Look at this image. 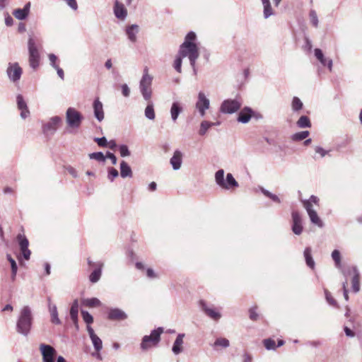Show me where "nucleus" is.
I'll return each instance as SVG.
<instances>
[{
  "label": "nucleus",
  "instance_id": "obj_25",
  "mask_svg": "<svg viewBox=\"0 0 362 362\" xmlns=\"http://www.w3.org/2000/svg\"><path fill=\"white\" fill-rule=\"evenodd\" d=\"M16 100L18 108L21 110V117L23 119L27 118L30 115V111L28 108L26 103L23 99V97L19 94L16 97Z\"/></svg>",
  "mask_w": 362,
  "mask_h": 362
},
{
  "label": "nucleus",
  "instance_id": "obj_2",
  "mask_svg": "<svg viewBox=\"0 0 362 362\" xmlns=\"http://www.w3.org/2000/svg\"><path fill=\"white\" fill-rule=\"evenodd\" d=\"M33 315L29 306L25 305L21 310L17 323L16 331L24 336H28L32 327Z\"/></svg>",
  "mask_w": 362,
  "mask_h": 362
},
{
  "label": "nucleus",
  "instance_id": "obj_33",
  "mask_svg": "<svg viewBox=\"0 0 362 362\" xmlns=\"http://www.w3.org/2000/svg\"><path fill=\"white\" fill-rule=\"evenodd\" d=\"M120 175L122 178L132 177V169L124 160H122L120 163Z\"/></svg>",
  "mask_w": 362,
  "mask_h": 362
},
{
  "label": "nucleus",
  "instance_id": "obj_61",
  "mask_svg": "<svg viewBox=\"0 0 362 362\" xmlns=\"http://www.w3.org/2000/svg\"><path fill=\"white\" fill-rule=\"evenodd\" d=\"M347 286V281L343 283V290H344V296L345 300L347 301L349 300V295H348V291L346 289Z\"/></svg>",
  "mask_w": 362,
  "mask_h": 362
},
{
  "label": "nucleus",
  "instance_id": "obj_42",
  "mask_svg": "<svg viewBox=\"0 0 362 362\" xmlns=\"http://www.w3.org/2000/svg\"><path fill=\"white\" fill-rule=\"evenodd\" d=\"M309 134L308 131L300 132L293 134L291 139L293 141H302L306 139L309 136Z\"/></svg>",
  "mask_w": 362,
  "mask_h": 362
},
{
  "label": "nucleus",
  "instance_id": "obj_16",
  "mask_svg": "<svg viewBox=\"0 0 362 362\" xmlns=\"http://www.w3.org/2000/svg\"><path fill=\"white\" fill-rule=\"evenodd\" d=\"M17 240L20 246V250L23 257L28 260L31 254L30 250L28 249L29 242L24 235L19 234L17 236Z\"/></svg>",
  "mask_w": 362,
  "mask_h": 362
},
{
  "label": "nucleus",
  "instance_id": "obj_27",
  "mask_svg": "<svg viewBox=\"0 0 362 362\" xmlns=\"http://www.w3.org/2000/svg\"><path fill=\"white\" fill-rule=\"evenodd\" d=\"M30 2H28L23 8L15 9L13 12V15L18 20L25 19L30 12Z\"/></svg>",
  "mask_w": 362,
  "mask_h": 362
},
{
  "label": "nucleus",
  "instance_id": "obj_26",
  "mask_svg": "<svg viewBox=\"0 0 362 362\" xmlns=\"http://www.w3.org/2000/svg\"><path fill=\"white\" fill-rule=\"evenodd\" d=\"M170 163L173 170H179L182 163V153L179 150L175 151L173 156L170 160Z\"/></svg>",
  "mask_w": 362,
  "mask_h": 362
},
{
  "label": "nucleus",
  "instance_id": "obj_18",
  "mask_svg": "<svg viewBox=\"0 0 362 362\" xmlns=\"http://www.w3.org/2000/svg\"><path fill=\"white\" fill-rule=\"evenodd\" d=\"M88 263L89 265H93V266H96L97 267V268H95L93 271V272L90 274V276H89L90 281L92 282V283H96L100 279L101 274H102V268L103 267V263L98 262L96 264H93L89 259L88 260Z\"/></svg>",
  "mask_w": 362,
  "mask_h": 362
},
{
  "label": "nucleus",
  "instance_id": "obj_6",
  "mask_svg": "<svg viewBox=\"0 0 362 362\" xmlns=\"http://www.w3.org/2000/svg\"><path fill=\"white\" fill-rule=\"evenodd\" d=\"M29 53V64L31 68L36 69L40 64V53L36 46L35 40L30 35L28 41Z\"/></svg>",
  "mask_w": 362,
  "mask_h": 362
},
{
  "label": "nucleus",
  "instance_id": "obj_62",
  "mask_svg": "<svg viewBox=\"0 0 362 362\" xmlns=\"http://www.w3.org/2000/svg\"><path fill=\"white\" fill-rule=\"evenodd\" d=\"M344 332L346 335L348 337H353L355 335L354 332L347 327H344Z\"/></svg>",
  "mask_w": 362,
  "mask_h": 362
},
{
  "label": "nucleus",
  "instance_id": "obj_58",
  "mask_svg": "<svg viewBox=\"0 0 362 362\" xmlns=\"http://www.w3.org/2000/svg\"><path fill=\"white\" fill-rule=\"evenodd\" d=\"M303 202H310V204L313 206V204L315 205L319 204V199L315 195L310 196V199L308 200H304Z\"/></svg>",
  "mask_w": 362,
  "mask_h": 362
},
{
  "label": "nucleus",
  "instance_id": "obj_11",
  "mask_svg": "<svg viewBox=\"0 0 362 362\" xmlns=\"http://www.w3.org/2000/svg\"><path fill=\"white\" fill-rule=\"evenodd\" d=\"M303 204L304 208L307 211V213L309 216V218L312 223L317 226L320 228L323 227V222L318 216L316 211L313 209V206L310 204V202H303Z\"/></svg>",
  "mask_w": 362,
  "mask_h": 362
},
{
  "label": "nucleus",
  "instance_id": "obj_29",
  "mask_svg": "<svg viewBox=\"0 0 362 362\" xmlns=\"http://www.w3.org/2000/svg\"><path fill=\"white\" fill-rule=\"evenodd\" d=\"M127 314L119 308L110 309L108 313V318L110 320H122L127 319Z\"/></svg>",
  "mask_w": 362,
  "mask_h": 362
},
{
  "label": "nucleus",
  "instance_id": "obj_32",
  "mask_svg": "<svg viewBox=\"0 0 362 362\" xmlns=\"http://www.w3.org/2000/svg\"><path fill=\"white\" fill-rule=\"evenodd\" d=\"M230 346V341L228 339L223 337L217 338L214 344H212V347L214 350L218 351L221 349H226Z\"/></svg>",
  "mask_w": 362,
  "mask_h": 362
},
{
  "label": "nucleus",
  "instance_id": "obj_12",
  "mask_svg": "<svg viewBox=\"0 0 362 362\" xmlns=\"http://www.w3.org/2000/svg\"><path fill=\"white\" fill-rule=\"evenodd\" d=\"M195 105L200 115L204 117L206 114V110L209 108L210 101L203 92L199 93Z\"/></svg>",
  "mask_w": 362,
  "mask_h": 362
},
{
  "label": "nucleus",
  "instance_id": "obj_10",
  "mask_svg": "<svg viewBox=\"0 0 362 362\" xmlns=\"http://www.w3.org/2000/svg\"><path fill=\"white\" fill-rule=\"evenodd\" d=\"M8 78L13 81H18L21 77L23 70L18 63H9L6 69Z\"/></svg>",
  "mask_w": 362,
  "mask_h": 362
},
{
  "label": "nucleus",
  "instance_id": "obj_60",
  "mask_svg": "<svg viewBox=\"0 0 362 362\" xmlns=\"http://www.w3.org/2000/svg\"><path fill=\"white\" fill-rule=\"evenodd\" d=\"M54 69L57 71L58 76L60 77L62 80L64 79V74L62 69H61L59 66L55 67Z\"/></svg>",
  "mask_w": 362,
  "mask_h": 362
},
{
  "label": "nucleus",
  "instance_id": "obj_9",
  "mask_svg": "<svg viewBox=\"0 0 362 362\" xmlns=\"http://www.w3.org/2000/svg\"><path fill=\"white\" fill-rule=\"evenodd\" d=\"M39 349L42 356V362H54L57 351L54 347L48 344H41Z\"/></svg>",
  "mask_w": 362,
  "mask_h": 362
},
{
  "label": "nucleus",
  "instance_id": "obj_52",
  "mask_svg": "<svg viewBox=\"0 0 362 362\" xmlns=\"http://www.w3.org/2000/svg\"><path fill=\"white\" fill-rule=\"evenodd\" d=\"M119 173L118 171L114 168H108V179L112 182L113 180L118 176Z\"/></svg>",
  "mask_w": 362,
  "mask_h": 362
},
{
  "label": "nucleus",
  "instance_id": "obj_3",
  "mask_svg": "<svg viewBox=\"0 0 362 362\" xmlns=\"http://www.w3.org/2000/svg\"><path fill=\"white\" fill-rule=\"evenodd\" d=\"M152 82L153 76L148 74V67H145L143 71V76L139 82V90L145 100H149L152 96Z\"/></svg>",
  "mask_w": 362,
  "mask_h": 362
},
{
  "label": "nucleus",
  "instance_id": "obj_28",
  "mask_svg": "<svg viewBox=\"0 0 362 362\" xmlns=\"http://www.w3.org/2000/svg\"><path fill=\"white\" fill-rule=\"evenodd\" d=\"M183 111V107L181 103L173 102L170 107V116L173 122H176L179 115Z\"/></svg>",
  "mask_w": 362,
  "mask_h": 362
},
{
  "label": "nucleus",
  "instance_id": "obj_21",
  "mask_svg": "<svg viewBox=\"0 0 362 362\" xmlns=\"http://www.w3.org/2000/svg\"><path fill=\"white\" fill-rule=\"evenodd\" d=\"M48 310L50 313L51 322L54 325H60L62 323L60 319L58 317L57 308L55 304H52L51 302V298L47 297Z\"/></svg>",
  "mask_w": 362,
  "mask_h": 362
},
{
  "label": "nucleus",
  "instance_id": "obj_14",
  "mask_svg": "<svg viewBox=\"0 0 362 362\" xmlns=\"http://www.w3.org/2000/svg\"><path fill=\"white\" fill-rule=\"evenodd\" d=\"M344 275L347 276L348 275L353 274L352 278V289L355 293H357L360 290L359 283V272L356 267H349L347 270L344 271Z\"/></svg>",
  "mask_w": 362,
  "mask_h": 362
},
{
  "label": "nucleus",
  "instance_id": "obj_7",
  "mask_svg": "<svg viewBox=\"0 0 362 362\" xmlns=\"http://www.w3.org/2000/svg\"><path fill=\"white\" fill-rule=\"evenodd\" d=\"M242 105L243 101L239 98L226 99L222 102L219 110L223 114H233L239 110Z\"/></svg>",
  "mask_w": 362,
  "mask_h": 362
},
{
  "label": "nucleus",
  "instance_id": "obj_19",
  "mask_svg": "<svg viewBox=\"0 0 362 362\" xmlns=\"http://www.w3.org/2000/svg\"><path fill=\"white\" fill-rule=\"evenodd\" d=\"M199 304H200V307H201L202 310L211 319L217 321L221 318V313L219 312L216 311V310H214V308L208 307L204 301L201 300Z\"/></svg>",
  "mask_w": 362,
  "mask_h": 362
},
{
  "label": "nucleus",
  "instance_id": "obj_38",
  "mask_svg": "<svg viewBox=\"0 0 362 362\" xmlns=\"http://www.w3.org/2000/svg\"><path fill=\"white\" fill-rule=\"evenodd\" d=\"M297 126L299 128H308L311 127L310 119L307 116H301L297 121Z\"/></svg>",
  "mask_w": 362,
  "mask_h": 362
},
{
  "label": "nucleus",
  "instance_id": "obj_54",
  "mask_svg": "<svg viewBox=\"0 0 362 362\" xmlns=\"http://www.w3.org/2000/svg\"><path fill=\"white\" fill-rule=\"evenodd\" d=\"M49 62H50V64L51 66L54 69L55 67L58 66V65L56 64V61L57 60V57L55 54H49Z\"/></svg>",
  "mask_w": 362,
  "mask_h": 362
},
{
  "label": "nucleus",
  "instance_id": "obj_39",
  "mask_svg": "<svg viewBox=\"0 0 362 362\" xmlns=\"http://www.w3.org/2000/svg\"><path fill=\"white\" fill-rule=\"evenodd\" d=\"M6 257H7V259L9 261V262L11 264V278H12L13 280H14L15 278H16V274H17V271H18L17 264H16V261L11 257V256L10 255L8 254L6 255Z\"/></svg>",
  "mask_w": 362,
  "mask_h": 362
},
{
  "label": "nucleus",
  "instance_id": "obj_4",
  "mask_svg": "<svg viewBox=\"0 0 362 362\" xmlns=\"http://www.w3.org/2000/svg\"><path fill=\"white\" fill-rule=\"evenodd\" d=\"M225 172L223 169L217 170L215 173V182L217 185L224 189H230L238 187V183L233 177L231 173L226 175V179L224 180Z\"/></svg>",
  "mask_w": 362,
  "mask_h": 362
},
{
  "label": "nucleus",
  "instance_id": "obj_24",
  "mask_svg": "<svg viewBox=\"0 0 362 362\" xmlns=\"http://www.w3.org/2000/svg\"><path fill=\"white\" fill-rule=\"evenodd\" d=\"M87 331L95 351L99 352L103 348L102 340L95 334L93 329L90 326H87Z\"/></svg>",
  "mask_w": 362,
  "mask_h": 362
},
{
  "label": "nucleus",
  "instance_id": "obj_57",
  "mask_svg": "<svg viewBox=\"0 0 362 362\" xmlns=\"http://www.w3.org/2000/svg\"><path fill=\"white\" fill-rule=\"evenodd\" d=\"M250 318L252 320H257L258 318V314L256 312V308H252L250 309Z\"/></svg>",
  "mask_w": 362,
  "mask_h": 362
},
{
  "label": "nucleus",
  "instance_id": "obj_41",
  "mask_svg": "<svg viewBox=\"0 0 362 362\" xmlns=\"http://www.w3.org/2000/svg\"><path fill=\"white\" fill-rule=\"evenodd\" d=\"M212 126H214V122H210L208 121L202 122V123L200 124V129L199 131V134L202 136L204 135L206 133V132L208 131V129L210 127H211Z\"/></svg>",
  "mask_w": 362,
  "mask_h": 362
},
{
  "label": "nucleus",
  "instance_id": "obj_45",
  "mask_svg": "<svg viewBox=\"0 0 362 362\" xmlns=\"http://www.w3.org/2000/svg\"><path fill=\"white\" fill-rule=\"evenodd\" d=\"M89 158L90 159H95L99 162H105L106 157L103 155L102 152H95L89 154Z\"/></svg>",
  "mask_w": 362,
  "mask_h": 362
},
{
  "label": "nucleus",
  "instance_id": "obj_23",
  "mask_svg": "<svg viewBox=\"0 0 362 362\" xmlns=\"http://www.w3.org/2000/svg\"><path fill=\"white\" fill-rule=\"evenodd\" d=\"M94 116L98 122L104 119L103 105L98 98H96L93 103Z\"/></svg>",
  "mask_w": 362,
  "mask_h": 362
},
{
  "label": "nucleus",
  "instance_id": "obj_63",
  "mask_svg": "<svg viewBox=\"0 0 362 362\" xmlns=\"http://www.w3.org/2000/svg\"><path fill=\"white\" fill-rule=\"evenodd\" d=\"M243 357V362H252V358L249 354H247V353L244 354Z\"/></svg>",
  "mask_w": 362,
  "mask_h": 362
},
{
  "label": "nucleus",
  "instance_id": "obj_44",
  "mask_svg": "<svg viewBox=\"0 0 362 362\" xmlns=\"http://www.w3.org/2000/svg\"><path fill=\"white\" fill-rule=\"evenodd\" d=\"M332 257L335 262V266L337 268H340L341 267V255H340L339 251L337 250H334L332 252Z\"/></svg>",
  "mask_w": 362,
  "mask_h": 362
},
{
  "label": "nucleus",
  "instance_id": "obj_37",
  "mask_svg": "<svg viewBox=\"0 0 362 362\" xmlns=\"http://www.w3.org/2000/svg\"><path fill=\"white\" fill-rule=\"evenodd\" d=\"M83 304L88 308L99 307L101 305L100 300L97 298H86L83 300Z\"/></svg>",
  "mask_w": 362,
  "mask_h": 362
},
{
  "label": "nucleus",
  "instance_id": "obj_15",
  "mask_svg": "<svg viewBox=\"0 0 362 362\" xmlns=\"http://www.w3.org/2000/svg\"><path fill=\"white\" fill-rule=\"evenodd\" d=\"M292 231L296 235H300L303 232V227L302 224V218L298 211L292 212Z\"/></svg>",
  "mask_w": 362,
  "mask_h": 362
},
{
  "label": "nucleus",
  "instance_id": "obj_5",
  "mask_svg": "<svg viewBox=\"0 0 362 362\" xmlns=\"http://www.w3.org/2000/svg\"><path fill=\"white\" fill-rule=\"evenodd\" d=\"M163 332V329L162 327H158L153 329L151 332L150 335H145L142 338L141 349L144 351H146L148 349L156 346L160 340V335Z\"/></svg>",
  "mask_w": 362,
  "mask_h": 362
},
{
  "label": "nucleus",
  "instance_id": "obj_8",
  "mask_svg": "<svg viewBox=\"0 0 362 362\" xmlns=\"http://www.w3.org/2000/svg\"><path fill=\"white\" fill-rule=\"evenodd\" d=\"M66 120L69 127L78 129L83 120L82 115L73 107H69L66 112Z\"/></svg>",
  "mask_w": 362,
  "mask_h": 362
},
{
  "label": "nucleus",
  "instance_id": "obj_17",
  "mask_svg": "<svg viewBox=\"0 0 362 362\" xmlns=\"http://www.w3.org/2000/svg\"><path fill=\"white\" fill-rule=\"evenodd\" d=\"M314 52L315 57L321 63V64L323 66H327L329 71H332L333 65L332 60L329 58H326L324 56L322 51L319 48L315 49Z\"/></svg>",
  "mask_w": 362,
  "mask_h": 362
},
{
  "label": "nucleus",
  "instance_id": "obj_47",
  "mask_svg": "<svg viewBox=\"0 0 362 362\" xmlns=\"http://www.w3.org/2000/svg\"><path fill=\"white\" fill-rule=\"evenodd\" d=\"M263 343H264L265 348L267 350H274L276 347V344H275V341L272 339H264Z\"/></svg>",
  "mask_w": 362,
  "mask_h": 362
},
{
  "label": "nucleus",
  "instance_id": "obj_36",
  "mask_svg": "<svg viewBox=\"0 0 362 362\" xmlns=\"http://www.w3.org/2000/svg\"><path fill=\"white\" fill-rule=\"evenodd\" d=\"M304 257L305 259L306 264L313 269L315 267V262L311 255V249L310 247H306L304 250Z\"/></svg>",
  "mask_w": 362,
  "mask_h": 362
},
{
  "label": "nucleus",
  "instance_id": "obj_34",
  "mask_svg": "<svg viewBox=\"0 0 362 362\" xmlns=\"http://www.w3.org/2000/svg\"><path fill=\"white\" fill-rule=\"evenodd\" d=\"M146 101L148 104L144 110L145 117L150 120H153L156 117L153 103L151 99Z\"/></svg>",
  "mask_w": 362,
  "mask_h": 362
},
{
  "label": "nucleus",
  "instance_id": "obj_56",
  "mask_svg": "<svg viewBox=\"0 0 362 362\" xmlns=\"http://www.w3.org/2000/svg\"><path fill=\"white\" fill-rule=\"evenodd\" d=\"M315 151L317 153L320 154L321 157L325 156L328 153L327 151L325 150L320 146H316L315 148Z\"/></svg>",
  "mask_w": 362,
  "mask_h": 362
},
{
  "label": "nucleus",
  "instance_id": "obj_35",
  "mask_svg": "<svg viewBox=\"0 0 362 362\" xmlns=\"http://www.w3.org/2000/svg\"><path fill=\"white\" fill-rule=\"evenodd\" d=\"M78 300H75L72 303V305L70 309V317L71 320L76 324L78 320Z\"/></svg>",
  "mask_w": 362,
  "mask_h": 362
},
{
  "label": "nucleus",
  "instance_id": "obj_59",
  "mask_svg": "<svg viewBox=\"0 0 362 362\" xmlns=\"http://www.w3.org/2000/svg\"><path fill=\"white\" fill-rule=\"evenodd\" d=\"M105 157H106V158H110L113 165H116L117 158L112 153L107 152Z\"/></svg>",
  "mask_w": 362,
  "mask_h": 362
},
{
  "label": "nucleus",
  "instance_id": "obj_43",
  "mask_svg": "<svg viewBox=\"0 0 362 362\" xmlns=\"http://www.w3.org/2000/svg\"><path fill=\"white\" fill-rule=\"evenodd\" d=\"M309 17L312 25L317 28L319 24L318 17L315 10H310L309 13Z\"/></svg>",
  "mask_w": 362,
  "mask_h": 362
},
{
  "label": "nucleus",
  "instance_id": "obj_50",
  "mask_svg": "<svg viewBox=\"0 0 362 362\" xmlns=\"http://www.w3.org/2000/svg\"><path fill=\"white\" fill-rule=\"evenodd\" d=\"M182 57H180V55L177 54V56L174 62V68L179 73H181L182 71Z\"/></svg>",
  "mask_w": 362,
  "mask_h": 362
},
{
  "label": "nucleus",
  "instance_id": "obj_48",
  "mask_svg": "<svg viewBox=\"0 0 362 362\" xmlns=\"http://www.w3.org/2000/svg\"><path fill=\"white\" fill-rule=\"evenodd\" d=\"M82 317L84 322L88 324V326L93 322V318L92 315L87 311L82 310L81 311Z\"/></svg>",
  "mask_w": 362,
  "mask_h": 362
},
{
  "label": "nucleus",
  "instance_id": "obj_13",
  "mask_svg": "<svg viewBox=\"0 0 362 362\" xmlns=\"http://www.w3.org/2000/svg\"><path fill=\"white\" fill-rule=\"evenodd\" d=\"M62 119L55 116L52 117L49 121L45 124L42 127L43 133L46 135H52L56 132L59 124L61 122Z\"/></svg>",
  "mask_w": 362,
  "mask_h": 362
},
{
  "label": "nucleus",
  "instance_id": "obj_49",
  "mask_svg": "<svg viewBox=\"0 0 362 362\" xmlns=\"http://www.w3.org/2000/svg\"><path fill=\"white\" fill-rule=\"evenodd\" d=\"M325 294L326 300L330 305L337 306V301L333 298L331 293L326 289L325 290Z\"/></svg>",
  "mask_w": 362,
  "mask_h": 362
},
{
  "label": "nucleus",
  "instance_id": "obj_55",
  "mask_svg": "<svg viewBox=\"0 0 362 362\" xmlns=\"http://www.w3.org/2000/svg\"><path fill=\"white\" fill-rule=\"evenodd\" d=\"M121 88H122V95L124 97H129V94H130V90H129V88L128 87V86L127 84H123V85H122Z\"/></svg>",
  "mask_w": 362,
  "mask_h": 362
},
{
  "label": "nucleus",
  "instance_id": "obj_31",
  "mask_svg": "<svg viewBox=\"0 0 362 362\" xmlns=\"http://www.w3.org/2000/svg\"><path fill=\"white\" fill-rule=\"evenodd\" d=\"M138 33L139 26L137 25L134 24L126 28V34L128 39L132 42H135L136 41V35Z\"/></svg>",
  "mask_w": 362,
  "mask_h": 362
},
{
  "label": "nucleus",
  "instance_id": "obj_20",
  "mask_svg": "<svg viewBox=\"0 0 362 362\" xmlns=\"http://www.w3.org/2000/svg\"><path fill=\"white\" fill-rule=\"evenodd\" d=\"M253 115V110L250 107H245L239 112L237 120L240 123L246 124L249 122Z\"/></svg>",
  "mask_w": 362,
  "mask_h": 362
},
{
  "label": "nucleus",
  "instance_id": "obj_53",
  "mask_svg": "<svg viewBox=\"0 0 362 362\" xmlns=\"http://www.w3.org/2000/svg\"><path fill=\"white\" fill-rule=\"evenodd\" d=\"M94 141L98 144V145L100 147H106L107 146V141L105 137L101 138H95Z\"/></svg>",
  "mask_w": 362,
  "mask_h": 362
},
{
  "label": "nucleus",
  "instance_id": "obj_40",
  "mask_svg": "<svg viewBox=\"0 0 362 362\" xmlns=\"http://www.w3.org/2000/svg\"><path fill=\"white\" fill-rule=\"evenodd\" d=\"M303 104L298 97H293L291 103L293 111L298 112L303 108Z\"/></svg>",
  "mask_w": 362,
  "mask_h": 362
},
{
  "label": "nucleus",
  "instance_id": "obj_46",
  "mask_svg": "<svg viewBox=\"0 0 362 362\" xmlns=\"http://www.w3.org/2000/svg\"><path fill=\"white\" fill-rule=\"evenodd\" d=\"M263 15L264 18H268L274 14L271 4L263 6Z\"/></svg>",
  "mask_w": 362,
  "mask_h": 362
},
{
  "label": "nucleus",
  "instance_id": "obj_30",
  "mask_svg": "<svg viewBox=\"0 0 362 362\" xmlns=\"http://www.w3.org/2000/svg\"><path fill=\"white\" fill-rule=\"evenodd\" d=\"M184 337H185L184 334H179L175 339V341L173 348H172V351L175 355H177L182 351V344H183Z\"/></svg>",
  "mask_w": 362,
  "mask_h": 362
},
{
  "label": "nucleus",
  "instance_id": "obj_22",
  "mask_svg": "<svg viewBox=\"0 0 362 362\" xmlns=\"http://www.w3.org/2000/svg\"><path fill=\"white\" fill-rule=\"evenodd\" d=\"M114 14L117 18L124 20L127 16V11L124 7V5L119 1V0H115L114 6Z\"/></svg>",
  "mask_w": 362,
  "mask_h": 362
},
{
  "label": "nucleus",
  "instance_id": "obj_1",
  "mask_svg": "<svg viewBox=\"0 0 362 362\" xmlns=\"http://www.w3.org/2000/svg\"><path fill=\"white\" fill-rule=\"evenodd\" d=\"M196 40V34L191 31L185 36L184 42L180 46L178 54L184 58L187 57L193 69L194 75H197V70L195 66L196 61L199 57L198 47L194 42Z\"/></svg>",
  "mask_w": 362,
  "mask_h": 362
},
{
  "label": "nucleus",
  "instance_id": "obj_51",
  "mask_svg": "<svg viewBox=\"0 0 362 362\" xmlns=\"http://www.w3.org/2000/svg\"><path fill=\"white\" fill-rule=\"evenodd\" d=\"M119 151L120 156L122 157H126V156H129L130 155V151L127 145H124V144L120 145L119 146Z\"/></svg>",
  "mask_w": 362,
  "mask_h": 362
},
{
  "label": "nucleus",
  "instance_id": "obj_64",
  "mask_svg": "<svg viewBox=\"0 0 362 362\" xmlns=\"http://www.w3.org/2000/svg\"><path fill=\"white\" fill-rule=\"evenodd\" d=\"M67 170L74 177H77L78 174H77L76 169H74L72 167H69L67 168Z\"/></svg>",
  "mask_w": 362,
  "mask_h": 362
}]
</instances>
